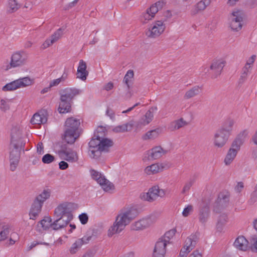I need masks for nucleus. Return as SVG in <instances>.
I'll list each match as a JSON object with an SVG mask.
<instances>
[{
	"label": "nucleus",
	"instance_id": "f257e3e1",
	"mask_svg": "<svg viewBox=\"0 0 257 257\" xmlns=\"http://www.w3.org/2000/svg\"><path fill=\"white\" fill-rule=\"evenodd\" d=\"M25 145V143L22 140L21 131L17 127L13 128L10 153V169L12 171H14L18 165L20 150L24 147Z\"/></svg>",
	"mask_w": 257,
	"mask_h": 257
},
{
	"label": "nucleus",
	"instance_id": "f03ea898",
	"mask_svg": "<svg viewBox=\"0 0 257 257\" xmlns=\"http://www.w3.org/2000/svg\"><path fill=\"white\" fill-rule=\"evenodd\" d=\"M137 216V211L135 209L130 208L122 211L117 216L113 225L109 229L108 235L111 236L115 233L120 232Z\"/></svg>",
	"mask_w": 257,
	"mask_h": 257
},
{
	"label": "nucleus",
	"instance_id": "7ed1b4c3",
	"mask_svg": "<svg viewBox=\"0 0 257 257\" xmlns=\"http://www.w3.org/2000/svg\"><path fill=\"white\" fill-rule=\"evenodd\" d=\"M81 93V90L76 88L67 87L59 91L60 102L58 111L60 113L70 111L73 99Z\"/></svg>",
	"mask_w": 257,
	"mask_h": 257
},
{
	"label": "nucleus",
	"instance_id": "20e7f679",
	"mask_svg": "<svg viewBox=\"0 0 257 257\" xmlns=\"http://www.w3.org/2000/svg\"><path fill=\"white\" fill-rule=\"evenodd\" d=\"M248 134V131L244 130L240 132L233 141L224 160V162L226 165H230L234 160Z\"/></svg>",
	"mask_w": 257,
	"mask_h": 257
},
{
	"label": "nucleus",
	"instance_id": "39448f33",
	"mask_svg": "<svg viewBox=\"0 0 257 257\" xmlns=\"http://www.w3.org/2000/svg\"><path fill=\"white\" fill-rule=\"evenodd\" d=\"M176 230L175 229H171L166 232L163 236L159 238L156 242L152 257H164L166 252V246L171 243V240L173 238Z\"/></svg>",
	"mask_w": 257,
	"mask_h": 257
},
{
	"label": "nucleus",
	"instance_id": "423d86ee",
	"mask_svg": "<svg viewBox=\"0 0 257 257\" xmlns=\"http://www.w3.org/2000/svg\"><path fill=\"white\" fill-rule=\"evenodd\" d=\"M34 83V80L29 77H25L14 80L5 85L2 88L4 91H12L21 87L29 86Z\"/></svg>",
	"mask_w": 257,
	"mask_h": 257
},
{
	"label": "nucleus",
	"instance_id": "0eeeda50",
	"mask_svg": "<svg viewBox=\"0 0 257 257\" xmlns=\"http://www.w3.org/2000/svg\"><path fill=\"white\" fill-rule=\"evenodd\" d=\"M74 204L72 203H64L59 205L54 210L56 217L67 218L73 219L72 211L74 209Z\"/></svg>",
	"mask_w": 257,
	"mask_h": 257
},
{
	"label": "nucleus",
	"instance_id": "6e6552de",
	"mask_svg": "<svg viewBox=\"0 0 257 257\" xmlns=\"http://www.w3.org/2000/svg\"><path fill=\"white\" fill-rule=\"evenodd\" d=\"M165 21H156L152 23L151 26L146 31V35L150 38H156L163 33L166 26Z\"/></svg>",
	"mask_w": 257,
	"mask_h": 257
},
{
	"label": "nucleus",
	"instance_id": "1a4fd4ad",
	"mask_svg": "<svg viewBox=\"0 0 257 257\" xmlns=\"http://www.w3.org/2000/svg\"><path fill=\"white\" fill-rule=\"evenodd\" d=\"M27 59L26 54L24 51L16 52L12 55L11 61L6 66L5 70H8L12 68L21 67L26 63Z\"/></svg>",
	"mask_w": 257,
	"mask_h": 257
},
{
	"label": "nucleus",
	"instance_id": "9d476101",
	"mask_svg": "<svg viewBox=\"0 0 257 257\" xmlns=\"http://www.w3.org/2000/svg\"><path fill=\"white\" fill-rule=\"evenodd\" d=\"M90 173L91 178L96 180L105 191L114 189L113 184L107 180L100 173L94 169H91Z\"/></svg>",
	"mask_w": 257,
	"mask_h": 257
},
{
	"label": "nucleus",
	"instance_id": "9b49d317",
	"mask_svg": "<svg viewBox=\"0 0 257 257\" xmlns=\"http://www.w3.org/2000/svg\"><path fill=\"white\" fill-rule=\"evenodd\" d=\"M163 5L164 3L163 2L159 1L147 9L146 12L143 13L141 15L142 22L144 24H146L154 18L155 14L160 9H162Z\"/></svg>",
	"mask_w": 257,
	"mask_h": 257
},
{
	"label": "nucleus",
	"instance_id": "f8f14e48",
	"mask_svg": "<svg viewBox=\"0 0 257 257\" xmlns=\"http://www.w3.org/2000/svg\"><path fill=\"white\" fill-rule=\"evenodd\" d=\"M198 240V235L197 233L192 234L188 237L185 240L184 246L180 251V257H186L187 253L195 247Z\"/></svg>",
	"mask_w": 257,
	"mask_h": 257
},
{
	"label": "nucleus",
	"instance_id": "ddd939ff",
	"mask_svg": "<svg viewBox=\"0 0 257 257\" xmlns=\"http://www.w3.org/2000/svg\"><path fill=\"white\" fill-rule=\"evenodd\" d=\"M58 154L61 159L68 162H75L78 160L77 153L71 149L67 148L66 144L62 145L61 149L58 151Z\"/></svg>",
	"mask_w": 257,
	"mask_h": 257
},
{
	"label": "nucleus",
	"instance_id": "4468645a",
	"mask_svg": "<svg viewBox=\"0 0 257 257\" xmlns=\"http://www.w3.org/2000/svg\"><path fill=\"white\" fill-rule=\"evenodd\" d=\"M156 221L154 216H150L142 218L132 224L131 227L133 230H143L153 224Z\"/></svg>",
	"mask_w": 257,
	"mask_h": 257
},
{
	"label": "nucleus",
	"instance_id": "2eb2a0df",
	"mask_svg": "<svg viewBox=\"0 0 257 257\" xmlns=\"http://www.w3.org/2000/svg\"><path fill=\"white\" fill-rule=\"evenodd\" d=\"M164 194L165 192L163 190H160L158 186H155L150 188L147 193L141 195V198L145 200L152 202L159 196L162 197Z\"/></svg>",
	"mask_w": 257,
	"mask_h": 257
},
{
	"label": "nucleus",
	"instance_id": "dca6fc26",
	"mask_svg": "<svg viewBox=\"0 0 257 257\" xmlns=\"http://www.w3.org/2000/svg\"><path fill=\"white\" fill-rule=\"evenodd\" d=\"M99 141L100 139L93 136L88 144L89 155L91 158L97 159L100 156V151L98 150Z\"/></svg>",
	"mask_w": 257,
	"mask_h": 257
},
{
	"label": "nucleus",
	"instance_id": "f3484780",
	"mask_svg": "<svg viewBox=\"0 0 257 257\" xmlns=\"http://www.w3.org/2000/svg\"><path fill=\"white\" fill-rule=\"evenodd\" d=\"M229 201V194L227 192L220 193L218 195L213 211L218 213L220 209H223L228 205Z\"/></svg>",
	"mask_w": 257,
	"mask_h": 257
},
{
	"label": "nucleus",
	"instance_id": "a211bd4d",
	"mask_svg": "<svg viewBox=\"0 0 257 257\" xmlns=\"http://www.w3.org/2000/svg\"><path fill=\"white\" fill-rule=\"evenodd\" d=\"M230 136L217 130L213 138V144L215 147L218 148H223L228 142Z\"/></svg>",
	"mask_w": 257,
	"mask_h": 257
},
{
	"label": "nucleus",
	"instance_id": "6ab92c4d",
	"mask_svg": "<svg viewBox=\"0 0 257 257\" xmlns=\"http://www.w3.org/2000/svg\"><path fill=\"white\" fill-rule=\"evenodd\" d=\"M242 18L240 15L239 11L233 12L231 16V22L230 27L231 29L234 31H238L242 28L241 22Z\"/></svg>",
	"mask_w": 257,
	"mask_h": 257
},
{
	"label": "nucleus",
	"instance_id": "aec40b11",
	"mask_svg": "<svg viewBox=\"0 0 257 257\" xmlns=\"http://www.w3.org/2000/svg\"><path fill=\"white\" fill-rule=\"evenodd\" d=\"M210 215V209L208 204L205 203H200L199 207L198 218L199 221L205 224L207 221Z\"/></svg>",
	"mask_w": 257,
	"mask_h": 257
},
{
	"label": "nucleus",
	"instance_id": "412c9836",
	"mask_svg": "<svg viewBox=\"0 0 257 257\" xmlns=\"http://www.w3.org/2000/svg\"><path fill=\"white\" fill-rule=\"evenodd\" d=\"M225 66V62L223 60H216L214 61L210 67L212 71L211 78H217L221 73V71Z\"/></svg>",
	"mask_w": 257,
	"mask_h": 257
},
{
	"label": "nucleus",
	"instance_id": "4be33fe9",
	"mask_svg": "<svg viewBox=\"0 0 257 257\" xmlns=\"http://www.w3.org/2000/svg\"><path fill=\"white\" fill-rule=\"evenodd\" d=\"M79 132L65 128L64 135L62 136L63 140L68 144H73L79 138Z\"/></svg>",
	"mask_w": 257,
	"mask_h": 257
},
{
	"label": "nucleus",
	"instance_id": "5701e85b",
	"mask_svg": "<svg viewBox=\"0 0 257 257\" xmlns=\"http://www.w3.org/2000/svg\"><path fill=\"white\" fill-rule=\"evenodd\" d=\"M167 151L163 150L160 146L155 147L148 151L149 160H156L161 158L163 155L166 154Z\"/></svg>",
	"mask_w": 257,
	"mask_h": 257
},
{
	"label": "nucleus",
	"instance_id": "b1692460",
	"mask_svg": "<svg viewBox=\"0 0 257 257\" xmlns=\"http://www.w3.org/2000/svg\"><path fill=\"white\" fill-rule=\"evenodd\" d=\"M168 167L166 164L156 163L147 167L145 172L148 175L156 174Z\"/></svg>",
	"mask_w": 257,
	"mask_h": 257
},
{
	"label": "nucleus",
	"instance_id": "393cba45",
	"mask_svg": "<svg viewBox=\"0 0 257 257\" xmlns=\"http://www.w3.org/2000/svg\"><path fill=\"white\" fill-rule=\"evenodd\" d=\"M43 204L34 200L29 212L30 219L35 220L41 211Z\"/></svg>",
	"mask_w": 257,
	"mask_h": 257
},
{
	"label": "nucleus",
	"instance_id": "a878e982",
	"mask_svg": "<svg viewBox=\"0 0 257 257\" xmlns=\"http://www.w3.org/2000/svg\"><path fill=\"white\" fill-rule=\"evenodd\" d=\"M46 111H41L35 113L31 119V123L33 124H41L45 123L47 121V117Z\"/></svg>",
	"mask_w": 257,
	"mask_h": 257
},
{
	"label": "nucleus",
	"instance_id": "bb28decb",
	"mask_svg": "<svg viewBox=\"0 0 257 257\" xmlns=\"http://www.w3.org/2000/svg\"><path fill=\"white\" fill-rule=\"evenodd\" d=\"M187 125H188V122L183 118H180L170 122L168 125L167 129L170 132H174Z\"/></svg>",
	"mask_w": 257,
	"mask_h": 257
},
{
	"label": "nucleus",
	"instance_id": "cd10ccee",
	"mask_svg": "<svg viewBox=\"0 0 257 257\" xmlns=\"http://www.w3.org/2000/svg\"><path fill=\"white\" fill-rule=\"evenodd\" d=\"M234 124V121L232 119L228 118L223 122L221 126L218 130L230 136Z\"/></svg>",
	"mask_w": 257,
	"mask_h": 257
},
{
	"label": "nucleus",
	"instance_id": "c85d7f7f",
	"mask_svg": "<svg viewBox=\"0 0 257 257\" xmlns=\"http://www.w3.org/2000/svg\"><path fill=\"white\" fill-rule=\"evenodd\" d=\"M56 219L51 224V227L55 230L66 226L72 219L56 217Z\"/></svg>",
	"mask_w": 257,
	"mask_h": 257
},
{
	"label": "nucleus",
	"instance_id": "c756f323",
	"mask_svg": "<svg viewBox=\"0 0 257 257\" xmlns=\"http://www.w3.org/2000/svg\"><path fill=\"white\" fill-rule=\"evenodd\" d=\"M203 89L202 86L196 85L187 90L184 95V99L188 100L199 95Z\"/></svg>",
	"mask_w": 257,
	"mask_h": 257
},
{
	"label": "nucleus",
	"instance_id": "7c9ffc66",
	"mask_svg": "<svg viewBox=\"0 0 257 257\" xmlns=\"http://www.w3.org/2000/svg\"><path fill=\"white\" fill-rule=\"evenodd\" d=\"M80 124V119L70 117L67 118L65 122V128L79 132L78 128Z\"/></svg>",
	"mask_w": 257,
	"mask_h": 257
},
{
	"label": "nucleus",
	"instance_id": "2f4dec72",
	"mask_svg": "<svg viewBox=\"0 0 257 257\" xmlns=\"http://www.w3.org/2000/svg\"><path fill=\"white\" fill-rule=\"evenodd\" d=\"M86 63L83 60L79 61L77 68V77L82 80H85L88 75V72L86 71Z\"/></svg>",
	"mask_w": 257,
	"mask_h": 257
},
{
	"label": "nucleus",
	"instance_id": "473e14b6",
	"mask_svg": "<svg viewBox=\"0 0 257 257\" xmlns=\"http://www.w3.org/2000/svg\"><path fill=\"white\" fill-rule=\"evenodd\" d=\"M248 241L243 236H238L234 242V246L238 249L245 251L248 247Z\"/></svg>",
	"mask_w": 257,
	"mask_h": 257
},
{
	"label": "nucleus",
	"instance_id": "72a5a7b5",
	"mask_svg": "<svg viewBox=\"0 0 257 257\" xmlns=\"http://www.w3.org/2000/svg\"><path fill=\"white\" fill-rule=\"evenodd\" d=\"M157 110V107H152L146 113L145 115L143 116L140 120V123L143 125L148 124L153 120L154 115L153 111Z\"/></svg>",
	"mask_w": 257,
	"mask_h": 257
},
{
	"label": "nucleus",
	"instance_id": "f704fd0d",
	"mask_svg": "<svg viewBox=\"0 0 257 257\" xmlns=\"http://www.w3.org/2000/svg\"><path fill=\"white\" fill-rule=\"evenodd\" d=\"M98 150L100 151V155L103 151L107 152L108 149L113 146V143L110 139L103 138L100 139Z\"/></svg>",
	"mask_w": 257,
	"mask_h": 257
},
{
	"label": "nucleus",
	"instance_id": "c9c22d12",
	"mask_svg": "<svg viewBox=\"0 0 257 257\" xmlns=\"http://www.w3.org/2000/svg\"><path fill=\"white\" fill-rule=\"evenodd\" d=\"M227 222V216L225 213L221 214L217 219L216 228L218 231H221L223 226Z\"/></svg>",
	"mask_w": 257,
	"mask_h": 257
},
{
	"label": "nucleus",
	"instance_id": "e433bc0d",
	"mask_svg": "<svg viewBox=\"0 0 257 257\" xmlns=\"http://www.w3.org/2000/svg\"><path fill=\"white\" fill-rule=\"evenodd\" d=\"M159 128L151 130L143 136L142 139L143 140H154L159 136Z\"/></svg>",
	"mask_w": 257,
	"mask_h": 257
},
{
	"label": "nucleus",
	"instance_id": "4c0bfd02",
	"mask_svg": "<svg viewBox=\"0 0 257 257\" xmlns=\"http://www.w3.org/2000/svg\"><path fill=\"white\" fill-rule=\"evenodd\" d=\"M50 190H44L35 199L43 205L44 202L50 197Z\"/></svg>",
	"mask_w": 257,
	"mask_h": 257
},
{
	"label": "nucleus",
	"instance_id": "58836bf2",
	"mask_svg": "<svg viewBox=\"0 0 257 257\" xmlns=\"http://www.w3.org/2000/svg\"><path fill=\"white\" fill-rule=\"evenodd\" d=\"M133 127V125L129 123H126L122 125H119L115 126L112 129L113 132L115 133H123L130 131Z\"/></svg>",
	"mask_w": 257,
	"mask_h": 257
},
{
	"label": "nucleus",
	"instance_id": "ea45409f",
	"mask_svg": "<svg viewBox=\"0 0 257 257\" xmlns=\"http://www.w3.org/2000/svg\"><path fill=\"white\" fill-rule=\"evenodd\" d=\"M2 230L0 232V241L6 240L10 233V226L9 225H1Z\"/></svg>",
	"mask_w": 257,
	"mask_h": 257
},
{
	"label": "nucleus",
	"instance_id": "a19ab883",
	"mask_svg": "<svg viewBox=\"0 0 257 257\" xmlns=\"http://www.w3.org/2000/svg\"><path fill=\"white\" fill-rule=\"evenodd\" d=\"M8 7V12L10 13H13L16 12L19 9L20 6L16 0H9Z\"/></svg>",
	"mask_w": 257,
	"mask_h": 257
},
{
	"label": "nucleus",
	"instance_id": "79ce46f5",
	"mask_svg": "<svg viewBox=\"0 0 257 257\" xmlns=\"http://www.w3.org/2000/svg\"><path fill=\"white\" fill-rule=\"evenodd\" d=\"M250 69L244 66L242 68L241 73L238 80V83L239 84H242L246 80Z\"/></svg>",
	"mask_w": 257,
	"mask_h": 257
},
{
	"label": "nucleus",
	"instance_id": "37998d69",
	"mask_svg": "<svg viewBox=\"0 0 257 257\" xmlns=\"http://www.w3.org/2000/svg\"><path fill=\"white\" fill-rule=\"evenodd\" d=\"M51 222V218L50 216H46L40 222V223L42 226V227L44 230H47L49 228L50 226L51 227V224L52 223Z\"/></svg>",
	"mask_w": 257,
	"mask_h": 257
},
{
	"label": "nucleus",
	"instance_id": "c03bdc74",
	"mask_svg": "<svg viewBox=\"0 0 257 257\" xmlns=\"http://www.w3.org/2000/svg\"><path fill=\"white\" fill-rule=\"evenodd\" d=\"M134 75V73L133 70H130L127 72L124 77L123 82L126 85L128 89H129L131 87L130 84V79L133 78Z\"/></svg>",
	"mask_w": 257,
	"mask_h": 257
},
{
	"label": "nucleus",
	"instance_id": "a18cd8bd",
	"mask_svg": "<svg viewBox=\"0 0 257 257\" xmlns=\"http://www.w3.org/2000/svg\"><path fill=\"white\" fill-rule=\"evenodd\" d=\"M210 0H201L197 4L196 8L198 11H203L210 5Z\"/></svg>",
	"mask_w": 257,
	"mask_h": 257
},
{
	"label": "nucleus",
	"instance_id": "49530a36",
	"mask_svg": "<svg viewBox=\"0 0 257 257\" xmlns=\"http://www.w3.org/2000/svg\"><path fill=\"white\" fill-rule=\"evenodd\" d=\"M105 128L103 126H99L94 132V137H97L100 139H103L105 137Z\"/></svg>",
	"mask_w": 257,
	"mask_h": 257
},
{
	"label": "nucleus",
	"instance_id": "de8ad7c7",
	"mask_svg": "<svg viewBox=\"0 0 257 257\" xmlns=\"http://www.w3.org/2000/svg\"><path fill=\"white\" fill-rule=\"evenodd\" d=\"M82 240L77 239L72 245L70 249V252L71 254L75 253L78 249L82 246Z\"/></svg>",
	"mask_w": 257,
	"mask_h": 257
},
{
	"label": "nucleus",
	"instance_id": "09e8293b",
	"mask_svg": "<svg viewBox=\"0 0 257 257\" xmlns=\"http://www.w3.org/2000/svg\"><path fill=\"white\" fill-rule=\"evenodd\" d=\"M64 29L60 28L58 29L51 36V38L54 40V42L57 41L62 36Z\"/></svg>",
	"mask_w": 257,
	"mask_h": 257
},
{
	"label": "nucleus",
	"instance_id": "8fccbe9b",
	"mask_svg": "<svg viewBox=\"0 0 257 257\" xmlns=\"http://www.w3.org/2000/svg\"><path fill=\"white\" fill-rule=\"evenodd\" d=\"M55 160V157L50 154H47L45 155L43 158H42V162L44 164H49L53 162Z\"/></svg>",
	"mask_w": 257,
	"mask_h": 257
},
{
	"label": "nucleus",
	"instance_id": "3c124183",
	"mask_svg": "<svg viewBox=\"0 0 257 257\" xmlns=\"http://www.w3.org/2000/svg\"><path fill=\"white\" fill-rule=\"evenodd\" d=\"M9 100H5L2 99L1 100L0 109L3 111H6L10 109V106L9 104Z\"/></svg>",
	"mask_w": 257,
	"mask_h": 257
},
{
	"label": "nucleus",
	"instance_id": "603ef678",
	"mask_svg": "<svg viewBox=\"0 0 257 257\" xmlns=\"http://www.w3.org/2000/svg\"><path fill=\"white\" fill-rule=\"evenodd\" d=\"M193 183H194V181H193V180H190L188 182L186 183V184H185V185L183 188L182 193L183 194H185L186 192H188L189 190H190V188L192 186Z\"/></svg>",
	"mask_w": 257,
	"mask_h": 257
},
{
	"label": "nucleus",
	"instance_id": "864d4df0",
	"mask_svg": "<svg viewBox=\"0 0 257 257\" xmlns=\"http://www.w3.org/2000/svg\"><path fill=\"white\" fill-rule=\"evenodd\" d=\"M256 56L255 55H252L246 61L244 67H246L249 69H251L252 65L255 61Z\"/></svg>",
	"mask_w": 257,
	"mask_h": 257
},
{
	"label": "nucleus",
	"instance_id": "5fc2aeb1",
	"mask_svg": "<svg viewBox=\"0 0 257 257\" xmlns=\"http://www.w3.org/2000/svg\"><path fill=\"white\" fill-rule=\"evenodd\" d=\"M55 42L53 39H52L51 37L49 39H47L43 45L41 46L42 49H45L50 46L52 45Z\"/></svg>",
	"mask_w": 257,
	"mask_h": 257
},
{
	"label": "nucleus",
	"instance_id": "6e6d98bb",
	"mask_svg": "<svg viewBox=\"0 0 257 257\" xmlns=\"http://www.w3.org/2000/svg\"><path fill=\"white\" fill-rule=\"evenodd\" d=\"M251 245L250 249L251 251L254 252H257V237L252 238L250 239Z\"/></svg>",
	"mask_w": 257,
	"mask_h": 257
},
{
	"label": "nucleus",
	"instance_id": "4d7b16f0",
	"mask_svg": "<svg viewBox=\"0 0 257 257\" xmlns=\"http://www.w3.org/2000/svg\"><path fill=\"white\" fill-rule=\"evenodd\" d=\"M79 219L82 224H85L88 221V216L85 213H83L79 215Z\"/></svg>",
	"mask_w": 257,
	"mask_h": 257
},
{
	"label": "nucleus",
	"instance_id": "13d9d810",
	"mask_svg": "<svg viewBox=\"0 0 257 257\" xmlns=\"http://www.w3.org/2000/svg\"><path fill=\"white\" fill-rule=\"evenodd\" d=\"M193 210V206L191 205H188L186 207H185L183 212L182 215L184 217H187L191 211Z\"/></svg>",
	"mask_w": 257,
	"mask_h": 257
},
{
	"label": "nucleus",
	"instance_id": "bf43d9fd",
	"mask_svg": "<svg viewBox=\"0 0 257 257\" xmlns=\"http://www.w3.org/2000/svg\"><path fill=\"white\" fill-rule=\"evenodd\" d=\"M257 201V184L255 187V189L251 194L250 201L251 203H254Z\"/></svg>",
	"mask_w": 257,
	"mask_h": 257
},
{
	"label": "nucleus",
	"instance_id": "052dcab7",
	"mask_svg": "<svg viewBox=\"0 0 257 257\" xmlns=\"http://www.w3.org/2000/svg\"><path fill=\"white\" fill-rule=\"evenodd\" d=\"M38 244H44L46 245H49V243H46V242L34 241L33 242H32L31 245L28 247V250H30L32 249L33 248L35 247L36 245H37Z\"/></svg>",
	"mask_w": 257,
	"mask_h": 257
},
{
	"label": "nucleus",
	"instance_id": "680f3d73",
	"mask_svg": "<svg viewBox=\"0 0 257 257\" xmlns=\"http://www.w3.org/2000/svg\"><path fill=\"white\" fill-rule=\"evenodd\" d=\"M106 114L108 115L111 119H114L115 118V114L113 110L110 108H108L106 111Z\"/></svg>",
	"mask_w": 257,
	"mask_h": 257
},
{
	"label": "nucleus",
	"instance_id": "e2e57ef3",
	"mask_svg": "<svg viewBox=\"0 0 257 257\" xmlns=\"http://www.w3.org/2000/svg\"><path fill=\"white\" fill-rule=\"evenodd\" d=\"M92 236L89 235V236H84L82 238L78 239V240H82V245L84 244H86L88 243V242L91 239Z\"/></svg>",
	"mask_w": 257,
	"mask_h": 257
},
{
	"label": "nucleus",
	"instance_id": "0e129e2a",
	"mask_svg": "<svg viewBox=\"0 0 257 257\" xmlns=\"http://www.w3.org/2000/svg\"><path fill=\"white\" fill-rule=\"evenodd\" d=\"M68 71L66 70H65L63 72V74L62 75L61 77L59 78V79L60 80V81L61 83H63L65 82L66 79L68 78Z\"/></svg>",
	"mask_w": 257,
	"mask_h": 257
},
{
	"label": "nucleus",
	"instance_id": "69168bd1",
	"mask_svg": "<svg viewBox=\"0 0 257 257\" xmlns=\"http://www.w3.org/2000/svg\"><path fill=\"white\" fill-rule=\"evenodd\" d=\"M243 187V183L242 182H239L237 183L235 189L237 192L240 193L242 190Z\"/></svg>",
	"mask_w": 257,
	"mask_h": 257
},
{
	"label": "nucleus",
	"instance_id": "338daca9",
	"mask_svg": "<svg viewBox=\"0 0 257 257\" xmlns=\"http://www.w3.org/2000/svg\"><path fill=\"white\" fill-rule=\"evenodd\" d=\"M78 1H79V0H74L72 2L70 3L69 4H68L67 5H66L64 9L65 10H69L70 9L74 7L77 4V3L78 2Z\"/></svg>",
	"mask_w": 257,
	"mask_h": 257
},
{
	"label": "nucleus",
	"instance_id": "774afa93",
	"mask_svg": "<svg viewBox=\"0 0 257 257\" xmlns=\"http://www.w3.org/2000/svg\"><path fill=\"white\" fill-rule=\"evenodd\" d=\"M59 168L61 170H65L68 167V164L67 163L64 161H61L59 163Z\"/></svg>",
	"mask_w": 257,
	"mask_h": 257
}]
</instances>
